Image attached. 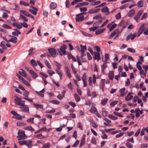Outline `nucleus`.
<instances>
[{
    "label": "nucleus",
    "mask_w": 148,
    "mask_h": 148,
    "mask_svg": "<svg viewBox=\"0 0 148 148\" xmlns=\"http://www.w3.org/2000/svg\"><path fill=\"white\" fill-rule=\"evenodd\" d=\"M13 25L19 29H21L22 28V27L21 25L16 23H13Z\"/></svg>",
    "instance_id": "nucleus-49"
},
{
    "label": "nucleus",
    "mask_w": 148,
    "mask_h": 148,
    "mask_svg": "<svg viewBox=\"0 0 148 148\" xmlns=\"http://www.w3.org/2000/svg\"><path fill=\"white\" fill-rule=\"evenodd\" d=\"M29 73L31 75L32 77L34 79H35L37 77H38V75L36 74V73L33 70L30 71Z\"/></svg>",
    "instance_id": "nucleus-14"
},
{
    "label": "nucleus",
    "mask_w": 148,
    "mask_h": 148,
    "mask_svg": "<svg viewBox=\"0 0 148 148\" xmlns=\"http://www.w3.org/2000/svg\"><path fill=\"white\" fill-rule=\"evenodd\" d=\"M19 19L21 20H23L25 22H27L28 21V19L22 14H21L20 15Z\"/></svg>",
    "instance_id": "nucleus-19"
},
{
    "label": "nucleus",
    "mask_w": 148,
    "mask_h": 148,
    "mask_svg": "<svg viewBox=\"0 0 148 148\" xmlns=\"http://www.w3.org/2000/svg\"><path fill=\"white\" fill-rule=\"evenodd\" d=\"M12 34L14 36H17L18 34H21V33L19 31L16 30V32H12Z\"/></svg>",
    "instance_id": "nucleus-45"
},
{
    "label": "nucleus",
    "mask_w": 148,
    "mask_h": 148,
    "mask_svg": "<svg viewBox=\"0 0 148 148\" xmlns=\"http://www.w3.org/2000/svg\"><path fill=\"white\" fill-rule=\"evenodd\" d=\"M34 106L37 109L38 108L43 109V105L42 104H34Z\"/></svg>",
    "instance_id": "nucleus-37"
},
{
    "label": "nucleus",
    "mask_w": 148,
    "mask_h": 148,
    "mask_svg": "<svg viewBox=\"0 0 148 148\" xmlns=\"http://www.w3.org/2000/svg\"><path fill=\"white\" fill-rule=\"evenodd\" d=\"M17 38L16 37L13 36V38L9 40L10 42L14 43H16L17 42Z\"/></svg>",
    "instance_id": "nucleus-23"
},
{
    "label": "nucleus",
    "mask_w": 148,
    "mask_h": 148,
    "mask_svg": "<svg viewBox=\"0 0 148 148\" xmlns=\"http://www.w3.org/2000/svg\"><path fill=\"white\" fill-rule=\"evenodd\" d=\"M100 10V8L92 9L88 12V13L90 14L96 13L99 12Z\"/></svg>",
    "instance_id": "nucleus-7"
},
{
    "label": "nucleus",
    "mask_w": 148,
    "mask_h": 148,
    "mask_svg": "<svg viewBox=\"0 0 148 148\" xmlns=\"http://www.w3.org/2000/svg\"><path fill=\"white\" fill-rule=\"evenodd\" d=\"M71 68L72 69V71L74 74V75H76V74H77V71L75 70V67H74L73 64H71Z\"/></svg>",
    "instance_id": "nucleus-30"
},
{
    "label": "nucleus",
    "mask_w": 148,
    "mask_h": 148,
    "mask_svg": "<svg viewBox=\"0 0 148 148\" xmlns=\"http://www.w3.org/2000/svg\"><path fill=\"white\" fill-rule=\"evenodd\" d=\"M51 145L49 143H47L43 145V148H49L50 147Z\"/></svg>",
    "instance_id": "nucleus-52"
},
{
    "label": "nucleus",
    "mask_w": 148,
    "mask_h": 148,
    "mask_svg": "<svg viewBox=\"0 0 148 148\" xmlns=\"http://www.w3.org/2000/svg\"><path fill=\"white\" fill-rule=\"evenodd\" d=\"M49 102L50 103L57 105H58L60 103V102L58 101L55 100L50 101H49Z\"/></svg>",
    "instance_id": "nucleus-48"
},
{
    "label": "nucleus",
    "mask_w": 148,
    "mask_h": 148,
    "mask_svg": "<svg viewBox=\"0 0 148 148\" xmlns=\"http://www.w3.org/2000/svg\"><path fill=\"white\" fill-rule=\"evenodd\" d=\"M118 101H115L112 102L110 104V106L111 107H113L115 105H116Z\"/></svg>",
    "instance_id": "nucleus-59"
},
{
    "label": "nucleus",
    "mask_w": 148,
    "mask_h": 148,
    "mask_svg": "<svg viewBox=\"0 0 148 148\" xmlns=\"http://www.w3.org/2000/svg\"><path fill=\"white\" fill-rule=\"evenodd\" d=\"M108 99L107 98H105L101 100V104L102 105H105L106 104L107 102Z\"/></svg>",
    "instance_id": "nucleus-46"
},
{
    "label": "nucleus",
    "mask_w": 148,
    "mask_h": 148,
    "mask_svg": "<svg viewBox=\"0 0 148 148\" xmlns=\"http://www.w3.org/2000/svg\"><path fill=\"white\" fill-rule=\"evenodd\" d=\"M92 106L90 110V112L91 113L96 112L97 111V110L96 107L93 106L94 104L92 103Z\"/></svg>",
    "instance_id": "nucleus-33"
},
{
    "label": "nucleus",
    "mask_w": 148,
    "mask_h": 148,
    "mask_svg": "<svg viewBox=\"0 0 148 148\" xmlns=\"http://www.w3.org/2000/svg\"><path fill=\"white\" fill-rule=\"evenodd\" d=\"M131 94V92H129L128 93L127 96L125 97V100L126 101H128L131 100L133 98V96L132 95L130 96L129 98H128V97Z\"/></svg>",
    "instance_id": "nucleus-21"
},
{
    "label": "nucleus",
    "mask_w": 148,
    "mask_h": 148,
    "mask_svg": "<svg viewBox=\"0 0 148 148\" xmlns=\"http://www.w3.org/2000/svg\"><path fill=\"white\" fill-rule=\"evenodd\" d=\"M34 118H31L27 120V121L29 123H34Z\"/></svg>",
    "instance_id": "nucleus-54"
},
{
    "label": "nucleus",
    "mask_w": 148,
    "mask_h": 148,
    "mask_svg": "<svg viewBox=\"0 0 148 148\" xmlns=\"http://www.w3.org/2000/svg\"><path fill=\"white\" fill-rule=\"evenodd\" d=\"M102 18L101 14H99L94 16L93 17V19L99 20L101 19Z\"/></svg>",
    "instance_id": "nucleus-24"
},
{
    "label": "nucleus",
    "mask_w": 148,
    "mask_h": 148,
    "mask_svg": "<svg viewBox=\"0 0 148 148\" xmlns=\"http://www.w3.org/2000/svg\"><path fill=\"white\" fill-rule=\"evenodd\" d=\"M29 11L34 15H36L37 14V11H36L35 10H33L32 9H29Z\"/></svg>",
    "instance_id": "nucleus-55"
},
{
    "label": "nucleus",
    "mask_w": 148,
    "mask_h": 148,
    "mask_svg": "<svg viewBox=\"0 0 148 148\" xmlns=\"http://www.w3.org/2000/svg\"><path fill=\"white\" fill-rule=\"evenodd\" d=\"M82 0H73L71 3V4L72 5H74L78 2H82Z\"/></svg>",
    "instance_id": "nucleus-44"
},
{
    "label": "nucleus",
    "mask_w": 148,
    "mask_h": 148,
    "mask_svg": "<svg viewBox=\"0 0 148 148\" xmlns=\"http://www.w3.org/2000/svg\"><path fill=\"white\" fill-rule=\"evenodd\" d=\"M23 129L25 130H29L32 132L34 131L35 130L31 126L25 127L23 128Z\"/></svg>",
    "instance_id": "nucleus-22"
},
{
    "label": "nucleus",
    "mask_w": 148,
    "mask_h": 148,
    "mask_svg": "<svg viewBox=\"0 0 148 148\" xmlns=\"http://www.w3.org/2000/svg\"><path fill=\"white\" fill-rule=\"evenodd\" d=\"M54 63L58 70H60L61 68V65L56 61H54Z\"/></svg>",
    "instance_id": "nucleus-42"
},
{
    "label": "nucleus",
    "mask_w": 148,
    "mask_h": 148,
    "mask_svg": "<svg viewBox=\"0 0 148 148\" xmlns=\"http://www.w3.org/2000/svg\"><path fill=\"white\" fill-rule=\"evenodd\" d=\"M77 59L79 66L82 65L80 61V59L82 60V62H87L86 59L82 57H79L78 56H76Z\"/></svg>",
    "instance_id": "nucleus-4"
},
{
    "label": "nucleus",
    "mask_w": 148,
    "mask_h": 148,
    "mask_svg": "<svg viewBox=\"0 0 148 148\" xmlns=\"http://www.w3.org/2000/svg\"><path fill=\"white\" fill-rule=\"evenodd\" d=\"M44 62H45V64H46V66L49 69H51V66L50 64L49 63V62L47 60L45 59L44 60Z\"/></svg>",
    "instance_id": "nucleus-29"
},
{
    "label": "nucleus",
    "mask_w": 148,
    "mask_h": 148,
    "mask_svg": "<svg viewBox=\"0 0 148 148\" xmlns=\"http://www.w3.org/2000/svg\"><path fill=\"white\" fill-rule=\"evenodd\" d=\"M85 143L84 138H83L81 141L79 147H82L84 144Z\"/></svg>",
    "instance_id": "nucleus-47"
},
{
    "label": "nucleus",
    "mask_w": 148,
    "mask_h": 148,
    "mask_svg": "<svg viewBox=\"0 0 148 148\" xmlns=\"http://www.w3.org/2000/svg\"><path fill=\"white\" fill-rule=\"evenodd\" d=\"M107 64L106 63H104L101 66V70L103 72H104L105 69L107 67Z\"/></svg>",
    "instance_id": "nucleus-51"
},
{
    "label": "nucleus",
    "mask_w": 148,
    "mask_h": 148,
    "mask_svg": "<svg viewBox=\"0 0 148 148\" xmlns=\"http://www.w3.org/2000/svg\"><path fill=\"white\" fill-rule=\"evenodd\" d=\"M137 6L139 8H141L143 6L144 2L142 0H140L138 1L137 4Z\"/></svg>",
    "instance_id": "nucleus-17"
},
{
    "label": "nucleus",
    "mask_w": 148,
    "mask_h": 148,
    "mask_svg": "<svg viewBox=\"0 0 148 148\" xmlns=\"http://www.w3.org/2000/svg\"><path fill=\"white\" fill-rule=\"evenodd\" d=\"M125 88L123 87L120 90L119 93L120 94V96L122 97H123L125 95Z\"/></svg>",
    "instance_id": "nucleus-15"
},
{
    "label": "nucleus",
    "mask_w": 148,
    "mask_h": 148,
    "mask_svg": "<svg viewBox=\"0 0 148 148\" xmlns=\"http://www.w3.org/2000/svg\"><path fill=\"white\" fill-rule=\"evenodd\" d=\"M18 73L22 76L26 77H27V74L26 72L23 69H21L20 71H19Z\"/></svg>",
    "instance_id": "nucleus-10"
},
{
    "label": "nucleus",
    "mask_w": 148,
    "mask_h": 148,
    "mask_svg": "<svg viewBox=\"0 0 148 148\" xmlns=\"http://www.w3.org/2000/svg\"><path fill=\"white\" fill-rule=\"evenodd\" d=\"M18 135L17 136L18 140H24L27 138V137L25 134V132L19 130L18 132Z\"/></svg>",
    "instance_id": "nucleus-2"
},
{
    "label": "nucleus",
    "mask_w": 148,
    "mask_h": 148,
    "mask_svg": "<svg viewBox=\"0 0 148 148\" xmlns=\"http://www.w3.org/2000/svg\"><path fill=\"white\" fill-rule=\"evenodd\" d=\"M102 22V21L101 20H99L95 23H94L93 24V25L94 26H99L100 24H101Z\"/></svg>",
    "instance_id": "nucleus-43"
},
{
    "label": "nucleus",
    "mask_w": 148,
    "mask_h": 148,
    "mask_svg": "<svg viewBox=\"0 0 148 148\" xmlns=\"http://www.w3.org/2000/svg\"><path fill=\"white\" fill-rule=\"evenodd\" d=\"M17 125L18 126H21L26 125L27 124L23 122L19 121L17 123Z\"/></svg>",
    "instance_id": "nucleus-39"
},
{
    "label": "nucleus",
    "mask_w": 148,
    "mask_h": 148,
    "mask_svg": "<svg viewBox=\"0 0 148 148\" xmlns=\"http://www.w3.org/2000/svg\"><path fill=\"white\" fill-rule=\"evenodd\" d=\"M56 73L58 74L59 75L60 78L61 79H62V72L61 71H59L58 69H56Z\"/></svg>",
    "instance_id": "nucleus-26"
},
{
    "label": "nucleus",
    "mask_w": 148,
    "mask_h": 148,
    "mask_svg": "<svg viewBox=\"0 0 148 148\" xmlns=\"http://www.w3.org/2000/svg\"><path fill=\"white\" fill-rule=\"evenodd\" d=\"M145 24H143L140 27L138 30V32H143V30L145 29Z\"/></svg>",
    "instance_id": "nucleus-40"
},
{
    "label": "nucleus",
    "mask_w": 148,
    "mask_h": 148,
    "mask_svg": "<svg viewBox=\"0 0 148 148\" xmlns=\"http://www.w3.org/2000/svg\"><path fill=\"white\" fill-rule=\"evenodd\" d=\"M32 141L31 140H27L26 141L25 140V145H26L27 146H29L31 144H32Z\"/></svg>",
    "instance_id": "nucleus-62"
},
{
    "label": "nucleus",
    "mask_w": 148,
    "mask_h": 148,
    "mask_svg": "<svg viewBox=\"0 0 148 148\" xmlns=\"http://www.w3.org/2000/svg\"><path fill=\"white\" fill-rule=\"evenodd\" d=\"M126 145L128 148H132L133 147V145L129 142H127L126 143Z\"/></svg>",
    "instance_id": "nucleus-64"
},
{
    "label": "nucleus",
    "mask_w": 148,
    "mask_h": 148,
    "mask_svg": "<svg viewBox=\"0 0 148 148\" xmlns=\"http://www.w3.org/2000/svg\"><path fill=\"white\" fill-rule=\"evenodd\" d=\"M5 42L4 41H2L1 42L0 44V47L4 49H6L7 47L5 46Z\"/></svg>",
    "instance_id": "nucleus-27"
},
{
    "label": "nucleus",
    "mask_w": 148,
    "mask_h": 148,
    "mask_svg": "<svg viewBox=\"0 0 148 148\" xmlns=\"http://www.w3.org/2000/svg\"><path fill=\"white\" fill-rule=\"evenodd\" d=\"M108 116L109 118L110 119L113 120H115L118 119L117 117L114 116V115L110 114Z\"/></svg>",
    "instance_id": "nucleus-35"
},
{
    "label": "nucleus",
    "mask_w": 148,
    "mask_h": 148,
    "mask_svg": "<svg viewBox=\"0 0 148 148\" xmlns=\"http://www.w3.org/2000/svg\"><path fill=\"white\" fill-rule=\"evenodd\" d=\"M101 12L103 13H106V14L108 15L110 12H109V9L107 6H105L101 10Z\"/></svg>",
    "instance_id": "nucleus-11"
},
{
    "label": "nucleus",
    "mask_w": 148,
    "mask_h": 148,
    "mask_svg": "<svg viewBox=\"0 0 148 148\" xmlns=\"http://www.w3.org/2000/svg\"><path fill=\"white\" fill-rule=\"evenodd\" d=\"M57 4L55 2L51 3L50 5V8L52 10L55 9L57 7Z\"/></svg>",
    "instance_id": "nucleus-20"
},
{
    "label": "nucleus",
    "mask_w": 148,
    "mask_h": 148,
    "mask_svg": "<svg viewBox=\"0 0 148 148\" xmlns=\"http://www.w3.org/2000/svg\"><path fill=\"white\" fill-rule=\"evenodd\" d=\"M113 113L115 115L118 116L119 117H123V116L120 113L118 112H114Z\"/></svg>",
    "instance_id": "nucleus-58"
},
{
    "label": "nucleus",
    "mask_w": 148,
    "mask_h": 148,
    "mask_svg": "<svg viewBox=\"0 0 148 148\" xmlns=\"http://www.w3.org/2000/svg\"><path fill=\"white\" fill-rule=\"evenodd\" d=\"M143 12V10L139 11L134 18V19L137 22H138L139 19Z\"/></svg>",
    "instance_id": "nucleus-5"
},
{
    "label": "nucleus",
    "mask_w": 148,
    "mask_h": 148,
    "mask_svg": "<svg viewBox=\"0 0 148 148\" xmlns=\"http://www.w3.org/2000/svg\"><path fill=\"white\" fill-rule=\"evenodd\" d=\"M105 79H101V80L99 86L100 88H104V86Z\"/></svg>",
    "instance_id": "nucleus-32"
},
{
    "label": "nucleus",
    "mask_w": 148,
    "mask_h": 148,
    "mask_svg": "<svg viewBox=\"0 0 148 148\" xmlns=\"http://www.w3.org/2000/svg\"><path fill=\"white\" fill-rule=\"evenodd\" d=\"M135 11L134 10H131L128 13V16L129 17H132L135 14Z\"/></svg>",
    "instance_id": "nucleus-13"
},
{
    "label": "nucleus",
    "mask_w": 148,
    "mask_h": 148,
    "mask_svg": "<svg viewBox=\"0 0 148 148\" xmlns=\"http://www.w3.org/2000/svg\"><path fill=\"white\" fill-rule=\"evenodd\" d=\"M84 16H76V21L77 22H79L82 21L84 19Z\"/></svg>",
    "instance_id": "nucleus-34"
},
{
    "label": "nucleus",
    "mask_w": 148,
    "mask_h": 148,
    "mask_svg": "<svg viewBox=\"0 0 148 148\" xmlns=\"http://www.w3.org/2000/svg\"><path fill=\"white\" fill-rule=\"evenodd\" d=\"M29 94V92L27 90H25L23 94V95L24 96L23 98L28 101L32 102V99L28 98Z\"/></svg>",
    "instance_id": "nucleus-3"
},
{
    "label": "nucleus",
    "mask_w": 148,
    "mask_h": 148,
    "mask_svg": "<svg viewBox=\"0 0 148 148\" xmlns=\"http://www.w3.org/2000/svg\"><path fill=\"white\" fill-rule=\"evenodd\" d=\"M117 25L116 24H114L111 27H110L109 29V31L110 32H111L112 31L116 26Z\"/></svg>",
    "instance_id": "nucleus-63"
},
{
    "label": "nucleus",
    "mask_w": 148,
    "mask_h": 148,
    "mask_svg": "<svg viewBox=\"0 0 148 148\" xmlns=\"http://www.w3.org/2000/svg\"><path fill=\"white\" fill-rule=\"evenodd\" d=\"M121 31L120 32L118 29H116L115 30V32H116V33H115V35H116V36L114 38V39H116L119 36V34L121 32Z\"/></svg>",
    "instance_id": "nucleus-28"
},
{
    "label": "nucleus",
    "mask_w": 148,
    "mask_h": 148,
    "mask_svg": "<svg viewBox=\"0 0 148 148\" xmlns=\"http://www.w3.org/2000/svg\"><path fill=\"white\" fill-rule=\"evenodd\" d=\"M34 49L33 48H31L28 50V52L29 53L28 55L29 56L34 55L35 54V52L33 51Z\"/></svg>",
    "instance_id": "nucleus-31"
},
{
    "label": "nucleus",
    "mask_w": 148,
    "mask_h": 148,
    "mask_svg": "<svg viewBox=\"0 0 148 148\" xmlns=\"http://www.w3.org/2000/svg\"><path fill=\"white\" fill-rule=\"evenodd\" d=\"M20 3L21 5H25V6H29V5L28 3L23 1H20Z\"/></svg>",
    "instance_id": "nucleus-53"
},
{
    "label": "nucleus",
    "mask_w": 148,
    "mask_h": 148,
    "mask_svg": "<svg viewBox=\"0 0 148 148\" xmlns=\"http://www.w3.org/2000/svg\"><path fill=\"white\" fill-rule=\"evenodd\" d=\"M99 28V26H95L89 28V30L90 31H93Z\"/></svg>",
    "instance_id": "nucleus-61"
},
{
    "label": "nucleus",
    "mask_w": 148,
    "mask_h": 148,
    "mask_svg": "<svg viewBox=\"0 0 148 148\" xmlns=\"http://www.w3.org/2000/svg\"><path fill=\"white\" fill-rule=\"evenodd\" d=\"M66 48V46L65 45H63V46H61L60 49L64 55H66V52L65 49Z\"/></svg>",
    "instance_id": "nucleus-12"
},
{
    "label": "nucleus",
    "mask_w": 148,
    "mask_h": 148,
    "mask_svg": "<svg viewBox=\"0 0 148 148\" xmlns=\"http://www.w3.org/2000/svg\"><path fill=\"white\" fill-rule=\"evenodd\" d=\"M108 76L110 80H112L113 79L114 76L113 71H110L108 73Z\"/></svg>",
    "instance_id": "nucleus-18"
},
{
    "label": "nucleus",
    "mask_w": 148,
    "mask_h": 148,
    "mask_svg": "<svg viewBox=\"0 0 148 148\" xmlns=\"http://www.w3.org/2000/svg\"><path fill=\"white\" fill-rule=\"evenodd\" d=\"M75 99L76 101L78 102L80 100V97L78 96L77 94L75 93L74 95Z\"/></svg>",
    "instance_id": "nucleus-38"
},
{
    "label": "nucleus",
    "mask_w": 148,
    "mask_h": 148,
    "mask_svg": "<svg viewBox=\"0 0 148 148\" xmlns=\"http://www.w3.org/2000/svg\"><path fill=\"white\" fill-rule=\"evenodd\" d=\"M127 50L129 52L133 53H135L136 52L135 50L134 49L132 48H128L127 49Z\"/></svg>",
    "instance_id": "nucleus-50"
},
{
    "label": "nucleus",
    "mask_w": 148,
    "mask_h": 148,
    "mask_svg": "<svg viewBox=\"0 0 148 148\" xmlns=\"http://www.w3.org/2000/svg\"><path fill=\"white\" fill-rule=\"evenodd\" d=\"M48 51L50 54L53 57H55L56 56V51L54 48H49L48 49Z\"/></svg>",
    "instance_id": "nucleus-6"
},
{
    "label": "nucleus",
    "mask_w": 148,
    "mask_h": 148,
    "mask_svg": "<svg viewBox=\"0 0 148 148\" xmlns=\"http://www.w3.org/2000/svg\"><path fill=\"white\" fill-rule=\"evenodd\" d=\"M93 58L95 60L97 59L98 61L100 60L101 58L99 53L95 52L94 54Z\"/></svg>",
    "instance_id": "nucleus-8"
},
{
    "label": "nucleus",
    "mask_w": 148,
    "mask_h": 148,
    "mask_svg": "<svg viewBox=\"0 0 148 148\" xmlns=\"http://www.w3.org/2000/svg\"><path fill=\"white\" fill-rule=\"evenodd\" d=\"M15 116L14 118L16 119H17L19 120H21L22 119V118L21 117V116L19 115L18 113Z\"/></svg>",
    "instance_id": "nucleus-56"
},
{
    "label": "nucleus",
    "mask_w": 148,
    "mask_h": 148,
    "mask_svg": "<svg viewBox=\"0 0 148 148\" xmlns=\"http://www.w3.org/2000/svg\"><path fill=\"white\" fill-rule=\"evenodd\" d=\"M80 46L81 48V53H84L85 52V50H86V46L84 45L83 46L82 45H80Z\"/></svg>",
    "instance_id": "nucleus-41"
},
{
    "label": "nucleus",
    "mask_w": 148,
    "mask_h": 148,
    "mask_svg": "<svg viewBox=\"0 0 148 148\" xmlns=\"http://www.w3.org/2000/svg\"><path fill=\"white\" fill-rule=\"evenodd\" d=\"M105 29H98L95 32V34L96 35H99L102 33L105 30Z\"/></svg>",
    "instance_id": "nucleus-25"
},
{
    "label": "nucleus",
    "mask_w": 148,
    "mask_h": 148,
    "mask_svg": "<svg viewBox=\"0 0 148 148\" xmlns=\"http://www.w3.org/2000/svg\"><path fill=\"white\" fill-rule=\"evenodd\" d=\"M20 12L25 15L26 16H29V13L27 11L24 10H20Z\"/></svg>",
    "instance_id": "nucleus-36"
},
{
    "label": "nucleus",
    "mask_w": 148,
    "mask_h": 148,
    "mask_svg": "<svg viewBox=\"0 0 148 148\" xmlns=\"http://www.w3.org/2000/svg\"><path fill=\"white\" fill-rule=\"evenodd\" d=\"M23 107H20V108L22 109V110L24 112L27 113H29V108L28 107L27 105L25 106H25H23Z\"/></svg>",
    "instance_id": "nucleus-9"
},
{
    "label": "nucleus",
    "mask_w": 148,
    "mask_h": 148,
    "mask_svg": "<svg viewBox=\"0 0 148 148\" xmlns=\"http://www.w3.org/2000/svg\"><path fill=\"white\" fill-rule=\"evenodd\" d=\"M48 134L45 136H42L41 134H39L36 135L35 136V137L38 138V139H41L47 138L48 137Z\"/></svg>",
    "instance_id": "nucleus-16"
},
{
    "label": "nucleus",
    "mask_w": 148,
    "mask_h": 148,
    "mask_svg": "<svg viewBox=\"0 0 148 148\" xmlns=\"http://www.w3.org/2000/svg\"><path fill=\"white\" fill-rule=\"evenodd\" d=\"M15 98L14 99L15 103L20 106H25V101L21 100V98H19L16 96H15Z\"/></svg>",
    "instance_id": "nucleus-1"
},
{
    "label": "nucleus",
    "mask_w": 148,
    "mask_h": 148,
    "mask_svg": "<svg viewBox=\"0 0 148 148\" xmlns=\"http://www.w3.org/2000/svg\"><path fill=\"white\" fill-rule=\"evenodd\" d=\"M31 63L33 66H36L37 65V63L34 59H32L31 60Z\"/></svg>",
    "instance_id": "nucleus-60"
},
{
    "label": "nucleus",
    "mask_w": 148,
    "mask_h": 148,
    "mask_svg": "<svg viewBox=\"0 0 148 148\" xmlns=\"http://www.w3.org/2000/svg\"><path fill=\"white\" fill-rule=\"evenodd\" d=\"M55 112V109H53L51 110H47L45 111V112L47 113H51L54 112Z\"/></svg>",
    "instance_id": "nucleus-57"
}]
</instances>
